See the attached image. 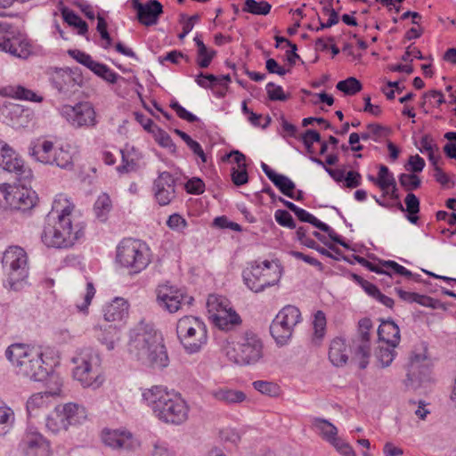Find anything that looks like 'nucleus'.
I'll return each instance as SVG.
<instances>
[{
    "label": "nucleus",
    "instance_id": "obj_5",
    "mask_svg": "<svg viewBox=\"0 0 456 456\" xmlns=\"http://www.w3.org/2000/svg\"><path fill=\"white\" fill-rule=\"evenodd\" d=\"M222 352L229 361L236 364H255L263 357V343L256 333L247 330L238 341H225Z\"/></svg>",
    "mask_w": 456,
    "mask_h": 456
},
{
    "label": "nucleus",
    "instance_id": "obj_24",
    "mask_svg": "<svg viewBox=\"0 0 456 456\" xmlns=\"http://www.w3.org/2000/svg\"><path fill=\"white\" fill-rule=\"evenodd\" d=\"M261 168L272 183L287 197H294L295 183L288 176L277 174L267 164L262 162Z\"/></svg>",
    "mask_w": 456,
    "mask_h": 456
},
{
    "label": "nucleus",
    "instance_id": "obj_4",
    "mask_svg": "<svg viewBox=\"0 0 456 456\" xmlns=\"http://www.w3.org/2000/svg\"><path fill=\"white\" fill-rule=\"evenodd\" d=\"M75 364L73 377L84 387L99 388L104 381L99 353L92 347L80 349L72 358Z\"/></svg>",
    "mask_w": 456,
    "mask_h": 456
},
{
    "label": "nucleus",
    "instance_id": "obj_31",
    "mask_svg": "<svg viewBox=\"0 0 456 456\" xmlns=\"http://www.w3.org/2000/svg\"><path fill=\"white\" fill-rule=\"evenodd\" d=\"M378 336L385 344L396 347L400 342L399 327L393 321H385L378 329Z\"/></svg>",
    "mask_w": 456,
    "mask_h": 456
},
{
    "label": "nucleus",
    "instance_id": "obj_64",
    "mask_svg": "<svg viewBox=\"0 0 456 456\" xmlns=\"http://www.w3.org/2000/svg\"><path fill=\"white\" fill-rule=\"evenodd\" d=\"M331 445L343 456H355L353 447L338 436H337L331 443Z\"/></svg>",
    "mask_w": 456,
    "mask_h": 456
},
{
    "label": "nucleus",
    "instance_id": "obj_50",
    "mask_svg": "<svg viewBox=\"0 0 456 456\" xmlns=\"http://www.w3.org/2000/svg\"><path fill=\"white\" fill-rule=\"evenodd\" d=\"M314 341L319 343L325 335L326 317L322 311H317L314 317Z\"/></svg>",
    "mask_w": 456,
    "mask_h": 456
},
{
    "label": "nucleus",
    "instance_id": "obj_14",
    "mask_svg": "<svg viewBox=\"0 0 456 456\" xmlns=\"http://www.w3.org/2000/svg\"><path fill=\"white\" fill-rule=\"evenodd\" d=\"M193 300V297L183 289L168 285L159 287L157 294L159 307L170 314H175L185 306L189 308Z\"/></svg>",
    "mask_w": 456,
    "mask_h": 456
},
{
    "label": "nucleus",
    "instance_id": "obj_52",
    "mask_svg": "<svg viewBox=\"0 0 456 456\" xmlns=\"http://www.w3.org/2000/svg\"><path fill=\"white\" fill-rule=\"evenodd\" d=\"M14 422V412L7 406L0 407V436H4Z\"/></svg>",
    "mask_w": 456,
    "mask_h": 456
},
{
    "label": "nucleus",
    "instance_id": "obj_34",
    "mask_svg": "<svg viewBox=\"0 0 456 456\" xmlns=\"http://www.w3.org/2000/svg\"><path fill=\"white\" fill-rule=\"evenodd\" d=\"M212 322L221 330H229L240 324V315L231 307L227 311H222L212 317Z\"/></svg>",
    "mask_w": 456,
    "mask_h": 456
},
{
    "label": "nucleus",
    "instance_id": "obj_2",
    "mask_svg": "<svg viewBox=\"0 0 456 456\" xmlns=\"http://www.w3.org/2000/svg\"><path fill=\"white\" fill-rule=\"evenodd\" d=\"M142 398L154 417L165 424L179 426L188 419L190 408L186 401L162 386L144 389Z\"/></svg>",
    "mask_w": 456,
    "mask_h": 456
},
{
    "label": "nucleus",
    "instance_id": "obj_8",
    "mask_svg": "<svg viewBox=\"0 0 456 456\" xmlns=\"http://www.w3.org/2000/svg\"><path fill=\"white\" fill-rule=\"evenodd\" d=\"M281 272L277 264L268 260L254 261L242 273L246 286L256 293L275 285L281 279Z\"/></svg>",
    "mask_w": 456,
    "mask_h": 456
},
{
    "label": "nucleus",
    "instance_id": "obj_10",
    "mask_svg": "<svg viewBox=\"0 0 456 456\" xmlns=\"http://www.w3.org/2000/svg\"><path fill=\"white\" fill-rule=\"evenodd\" d=\"M28 153L37 161L45 165H55L61 168L69 169L73 167L71 153L63 147L56 148L51 141L37 140L28 148Z\"/></svg>",
    "mask_w": 456,
    "mask_h": 456
},
{
    "label": "nucleus",
    "instance_id": "obj_3",
    "mask_svg": "<svg viewBox=\"0 0 456 456\" xmlns=\"http://www.w3.org/2000/svg\"><path fill=\"white\" fill-rule=\"evenodd\" d=\"M4 354L18 375L31 380L43 381L53 370L40 348L14 343L6 348Z\"/></svg>",
    "mask_w": 456,
    "mask_h": 456
},
{
    "label": "nucleus",
    "instance_id": "obj_20",
    "mask_svg": "<svg viewBox=\"0 0 456 456\" xmlns=\"http://www.w3.org/2000/svg\"><path fill=\"white\" fill-rule=\"evenodd\" d=\"M132 5L137 12L138 21L148 27L157 24L159 15L163 12V6L158 0H150L146 4L132 0Z\"/></svg>",
    "mask_w": 456,
    "mask_h": 456
},
{
    "label": "nucleus",
    "instance_id": "obj_40",
    "mask_svg": "<svg viewBox=\"0 0 456 456\" xmlns=\"http://www.w3.org/2000/svg\"><path fill=\"white\" fill-rule=\"evenodd\" d=\"M45 427L47 430L53 434H58L61 431L68 429V421L66 422L63 419V416L57 406L54 408V411L47 416L45 419Z\"/></svg>",
    "mask_w": 456,
    "mask_h": 456
},
{
    "label": "nucleus",
    "instance_id": "obj_33",
    "mask_svg": "<svg viewBox=\"0 0 456 456\" xmlns=\"http://www.w3.org/2000/svg\"><path fill=\"white\" fill-rule=\"evenodd\" d=\"M329 359L334 366L339 367L346 363L348 355L346 345L343 338H334L330 346Z\"/></svg>",
    "mask_w": 456,
    "mask_h": 456
},
{
    "label": "nucleus",
    "instance_id": "obj_56",
    "mask_svg": "<svg viewBox=\"0 0 456 456\" xmlns=\"http://www.w3.org/2000/svg\"><path fill=\"white\" fill-rule=\"evenodd\" d=\"M415 145L421 153H427L428 155L439 151L437 143L430 134H424L419 144L416 143Z\"/></svg>",
    "mask_w": 456,
    "mask_h": 456
},
{
    "label": "nucleus",
    "instance_id": "obj_35",
    "mask_svg": "<svg viewBox=\"0 0 456 456\" xmlns=\"http://www.w3.org/2000/svg\"><path fill=\"white\" fill-rule=\"evenodd\" d=\"M210 395L216 401L226 404L241 403L246 399V395L243 392L228 387H218L213 389L210 392Z\"/></svg>",
    "mask_w": 456,
    "mask_h": 456
},
{
    "label": "nucleus",
    "instance_id": "obj_43",
    "mask_svg": "<svg viewBox=\"0 0 456 456\" xmlns=\"http://www.w3.org/2000/svg\"><path fill=\"white\" fill-rule=\"evenodd\" d=\"M406 208H403L402 203H398V208L401 211H407L409 213L407 218L411 224H416L419 217L415 216L419 211V200L417 196L411 192L408 193L405 197Z\"/></svg>",
    "mask_w": 456,
    "mask_h": 456
},
{
    "label": "nucleus",
    "instance_id": "obj_32",
    "mask_svg": "<svg viewBox=\"0 0 456 456\" xmlns=\"http://www.w3.org/2000/svg\"><path fill=\"white\" fill-rule=\"evenodd\" d=\"M312 429L330 444L338 436V428L329 420L314 417L311 419Z\"/></svg>",
    "mask_w": 456,
    "mask_h": 456
},
{
    "label": "nucleus",
    "instance_id": "obj_25",
    "mask_svg": "<svg viewBox=\"0 0 456 456\" xmlns=\"http://www.w3.org/2000/svg\"><path fill=\"white\" fill-rule=\"evenodd\" d=\"M5 200L15 208L22 211L31 208L36 204L35 191L25 188H17L12 193L6 194Z\"/></svg>",
    "mask_w": 456,
    "mask_h": 456
},
{
    "label": "nucleus",
    "instance_id": "obj_62",
    "mask_svg": "<svg viewBox=\"0 0 456 456\" xmlns=\"http://www.w3.org/2000/svg\"><path fill=\"white\" fill-rule=\"evenodd\" d=\"M266 93L268 94V98L271 101H286L288 99V95L285 94L282 87L281 86H277L273 82H270L265 86Z\"/></svg>",
    "mask_w": 456,
    "mask_h": 456
},
{
    "label": "nucleus",
    "instance_id": "obj_48",
    "mask_svg": "<svg viewBox=\"0 0 456 456\" xmlns=\"http://www.w3.org/2000/svg\"><path fill=\"white\" fill-rule=\"evenodd\" d=\"M395 179L393 174H391L389 172V169L387 167L381 165L379 167L376 185L381 191H384V194H387L390 185H395Z\"/></svg>",
    "mask_w": 456,
    "mask_h": 456
},
{
    "label": "nucleus",
    "instance_id": "obj_47",
    "mask_svg": "<svg viewBox=\"0 0 456 456\" xmlns=\"http://www.w3.org/2000/svg\"><path fill=\"white\" fill-rule=\"evenodd\" d=\"M272 5L266 1L245 0L242 11L254 15H267Z\"/></svg>",
    "mask_w": 456,
    "mask_h": 456
},
{
    "label": "nucleus",
    "instance_id": "obj_45",
    "mask_svg": "<svg viewBox=\"0 0 456 456\" xmlns=\"http://www.w3.org/2000/svg\"><path fill=\"white\" fill-rule=\"evenodd\" d=\"M89 69L98 77L111 84H115L119 77L118 74L110 69L107 65L95 61H93Z\"/></svg>",
    "mask_w": 456,
    "mask_h": 456
},
{
    "label": "nucleus",
    "instance_id": "obj_39",
    "mask_svg": "<svg viewBox=\"0 0 456 456\" xmlns=\"http://www.w3.org/2000/svg\"><path fill=\"white\" fill-rule=\"evenodd\" d=\"M5 94L19 100L31 101L35 102H42L43 98L37 95L33 91L20 86H9L4 88Z\"/></svg>",
    "mask_w": 456,
    "mask_h": 456
},
{
    "label": "nucleus",
    "instance_id": "obj_60",
    "mask_svg": "<svg viewBox=\"0 0 456 456\" xmlns=\"http://www.w3.org/2000/svg\"><path fill=\"white\" fill-rule=\"evenodd\" d=\"M274 218L281 226L287 227L289 229L296 228V223L292 216L287 210H276L274 213Z\"/></svg>",
    "mask_w": 456,
    "mask_h": 456
},
{
    "label": "nucleus",
    "instance_id": "obj_54",
    "mask_svg": "<svg viewBox=\"0 0 456 456\" xmlns=\"http://www.w3.org/2000/svg\"><path fill=\"white\" fill-rule=\"evenodd\" d=\"M304 145L305 146L307 153L313 155L314 153L313 144L314 142H321V135L320 134L312 129L306 130L300 137Z\"/></svg>",
    "mask_w": 456,
    "mask_h": 456
},
{
    "label": "nucleus",
    "instance_id": "obj_1",
    "mask_svg": "<svg viewBox=\"0 0 456 456\" xmlns=\"http://www.w3.org/2000/svg\"><path fill=\"white\" fill-rule=\"evenodd\" d=\"M128 352L142 364L154 369H163L169 363L162 337L144 322H140L130 330Z\"/></svg>",
    "mask_w": 456,
    "mask_h": 456
},
{
    "label": "nucleus",
    "instance_id": "obj_22",
    "mask_svg": "<svg viewBox=\"0 0 456 456\" xmlns=\"http://www.w3.org/2000/svg\"><path fill=\"white\" fill-rule=\"evenodd\" d=\"M20 446L25 456H48L50 452L48 441L37 432L27 433Z\"/></svg>",
    "mask_w": 456,
    "mask_h": 456
},
{
    "label": "nucleus",
    "instance_id": "obj_19",
    "mask_svg": "<svg viewBox=\"0 0 456 456\" xmlns=\"http://www.w3.org/2000/svg\"><path fill=\"white\" fill-rule=\"evenodd\" d=\"M175 180L168 172H162L154 181V195L161 206L169 204L175 197Z\"/></svg>",
    "mask_w": 456,
    "mask_h": 456
},
{
    "label": "nucleus",
    "instance_id": "obj_30",
    "mask_svg": "<svg viewBox=\"0 0 456 456\" xmlns=\"http://www.w3.org/2000/svg\"><path fill=\"white\" fill-rule=\"evenodd\" d=\"M63 419L68 421V426L80 423L86 418V411L85 407L78 403H68L57 405Z\"/></svg>",
    "mask_w": 456,
    "mask_h": 456
},
{
    "label": "nucleus",
    "instance_id": "obj_61",
    "mask_svg": "<svg viewBox=\"0 0 456 456\" xmlns=\"http://www.w3.org/2000/svg\"><path fill=\"white\" fill-rule=\"evenodd\" d=\"M425 160L419 155H412L410 156L407 163L404 165V168L408 172H411L412 174L421 172L425 167Z\"/></svg>",
    "mask_w": 456,
    "mask_h": 456
},
{
    "label": "nucleus",
    "instance_id": "obj_51",
    "mask_svg": "<svg viewBox=\"0 0 456 456\" xmlns=\"http://www.w3.org/2000/svg\"><path fill=\"white\" fill-rule=\"evenodd\" d=\"M336 87L346 95H354L362 90V84L355 77H350L345 80L339 81Z\"/></svg>",
    "mask_w": 456,
    "mask_h": 456
},
{
    "label": "nucleus",
    "instance_id": "obj_29",
    "mask_svg": "<svg viewBox=\"0 0 456 456\" xmlns=\"http://www.w3.org/2000/svg\"><path fill=\"white\" fill-rule=\"evenodd\" d=\"M128 314V304L123 299L117 297L103 308V316L107 322L122 321Z\"/></svg>",
    "mask_w": 456,
    "mask_h": 456
},
{
    "label": "nucleus",
    "instance_id": "obj_44",
    "mask_svg": "<svg viewBox=\"0 0 456 456\" xmlns=\"http://www.w3.org/2000/svg\"><path fill=\"white\" fill-rule=\"evenodd\" d=\"M111 208L112 203L110 196L107 193L99 195L94 206L96 217L100 221L104 222Z\"/></svg>",
    "mask_w": 456,
    "mask_h": 456
},
{
    "label": "nucleus",
    "instance_id": "obj_27",
    "mask_svg": "<svg viewBox=\"0 0 456 456\" xmlns=\"http://www.w3.org/2000/svg\"><path fill=\"white\" fill-rule=\"evenodd\" d=\"M51 83L60 93H66L76 84V79L69 69H54L51 72Z\"/></svg>",
    "mask_w": 456,
    "mask_h": 456
},
{
    "label": "nucleus",
    "instance_id": "obj_46",
    "mask_svg": "<svg viewBox=\"0 0 456 456\" xmlns=\"http://www.w3.org/2000/svg\"><path fill=\"white\" fill-rule=\"evenodd\" d=\"M395 348L387 344L381 345L377 348L375 356L381 367L386 368L392 363L396 355Z\"/></svg>",
    "mask_w": 456,
    "mask_h": 456
},
{
    "label": "nucleus",
    "instance_id": "obj_15",
    "mask_svg": "<svg viewBox=\"0 0 456 456\" xmlns=\"http://www.w3.org/2000/svg\"><path fill=\"white\" fill-rule=\"evenodd\" d=\"M61 115L74 127L94 126L97 124L95 110L89 102H82L75 106L64 105Z\"/></svg>",
    "mask_w": 456,
    "mask_h": 456
},
{
    "label": "nucleus",
    "instance_id": "obj_42",
    "mask_svg": "<svg viewBox=\"0 0 456 456\" xmlns=\"http://www.w3.org/2000/svg\"><path fill=\"white\" fill-rule=\"evenodd\" d=\"M2 51L18 58H27L30 52L28 44L14 36L11 38L10 42H7V45L4 46Z\"/></svg>",
    "mask_w": 456,
    "mask_h": 456
},
{
    "label": "nucleus",
    "instance_id": "obj_6",
    "mask_svg": "<svg viewBox=\"0 0 456 456\" xmlns=\"http://www.w3.org/2000/svg\"><path fill=\"white\" fill-rule=\"evenodd\" d=\"M116 261L130 274H137L151 262V248L141 240L124 239L117 247Z\"/></svg>",
    "mask_w": 456,
    "mask_h": 456
},
{
    "label": "nucleus",
    "instance_id": "obj_28",
    "mask_svg": "<svg viewBox=\"0 0 456 456\" xmlns=\"http://www.w3.org/2000/svg\"><path fill=\"white\" fill-rule=\"evenodd\" d=\"M74 204L65 194H58L52 206V210L47 216H52L54 220L71 219Z\"/></svg>",
    "mask_w": 456,
    "mask_h": 456
},
{
    "label": "nucleus",
    "instance_id": "obj_21",
    "mask_svg": "<svg viewBox=\"0 0 456 456\" xmlns=\"http://www.w3.org/2000/svg\"><path fill=\"white\" fill-rule=\"evenodd\" d=\"M50 382L54 383V388L48 386V390L44 393L32 395L27 401V411L29 416H33L40 409L48 406V398L50 396L59 395L61 392L62 381L58 377H52Z\"/></svg>",
    "mask_w": 456,
    "mask_h": 456
},
{
    "label": "nucleus",
    "instance_id": "obj_38",
    "mask_svg": "<svg viewBox=\"0 0 456 456\" xmlns=\"http://www.w3.org/2000/svg\"><path fill=\"white\" fill-rule=\"evenodd\" d=\"M194 42L197 45V64L202 69L208 68L216 52L213 49H208L199 35L194 37Z\"/></svg>",
    "mask_w": 456,
    "mask_h": 456
},
{
    "label": "nucleus",
    "instance_id": "obj_55",
    "mask_svg": "<svg viewBox=\"0 0 456 456\" xmlns=\"http://www.w3.org/2000/svg\"><path fill=\"white\" fill-rule=\"evenodd\" d=\"M400 184L406 191H413L420 186L421 181L415 174H401L398 177Z\"/></svg>",
    "mask_w": 456,
    "mask_h": 456
},
{
    "label": "nucleus",
    "instance_id": "obj_53",
    "mask_svg": "<svg viewBox=\"0 0 456 456\" xmlns=\"http://www.w3.org/2000/svg\"><path fill=\"white\" fill-rule=\"evenodd\" d=\"M253 387L261 394L269 396H277L280 393L279 386L273 382L256 380L253 382Z\"/></svg>",
    "mask_w": 456,
    "mask_h": 456
},
{
    "label": "nucleus",
    "instance_id": "obj_26",
    "mask_svg": "<svg viewBox=\"0 0 456 456\" xmlns=\"http://www.w3.org/2000/svg\"><path fill=\"white\" fill-rule=\"evenodd\" d=\"M3 115L13 126H24L28 122L31 111L16 103L6 104L3 110Z\"/></svg>",
    "mask_w": 456,
    "mask_h": 456
},
{
    "label": "nucleus",
    "instance_id": "obj_11",
    "mask_svg": "<svg viewBox=\"0 0 456 456\" xmlns=\"http://www.w3.org/2000/svg\"><path fill=\"white\" fill-rule=\"evenodd\" d=\"M301 322V313L294 305L284 306L275 316L270 332L277 345H286L292 337L294 328Z\"/></svg>",
    "mask_w": 456,
    "mask_h": 456
},
{
    "label": "nucleus",
    "instance_id": "obj_63",
    "mask_svg": "<svg viewBox=\"0 0 456 456\" xmlns=\"http://www.w3.org/2000/svg\"><path fill=\"white\" fill-rule=\"evenodd\" d=\"M231 178L236 186H241L247 183L248 181L247 167H232L231 170Z\"/></svg>",
    "mask_w": 456,
    "mask_h": 456
},
{
    "label": "nucleus",
    "instance_id": "obj_13",
    "mask_svg": "<svg viewBox=\"0 0 456 456\" xmlns=\"http://www.w3.org/2000/svg\"><path fill=\"white\" fill-rule=\"evenodd\" d=\"M2 264L11 287L23 281L28 274L27 253L19 246H11L4 251Z\"/></svg>",
    "mask_w": 456,
    "mask_h": 456
},
{
    "label": "nucleus",
    "instance_id": "obj_17",
    "mask_svg": "<svg viewBox=\"0 0 456 456\" xmlns=\"http://www.w3.org/2000/svg\"><path fill=\"white\" fill-rule=\"evenodd\" d=\"M102 440L106 446L119 452H134L141 445L139 439L125 428L104 429Z\"/></svg>",
    "mask_w": 456,
    "mask_h": 456
},
{
    "label": "nucleus",
    "instance_id": "obj_9",
    "mask_svg": "<svg viewBox=\"0 0 456 456\" xmlns=\"http://www.w3.org/2000/svg\"><path fill=\"white\" fill-rule=\"evenodd\" d=\"M176 334L185 351L189 354L199 352L207 343V328L198 317L185 315L178 320Z\"/></svg>",
    "mask_w": 456,
    "mask_h": 456
},
{
    "label": "nucleus",
    "instance_id": "obj_18",
    "mask_svg": "<svg viewBox=\"0 0 456 456\" xmlns=\"http://www.w3.org/2000/svg\"><path fill=\"white\" fill-rule=\"evenodd\" d=\"M0 167L9 173H14L20 182L31 176V172L24 167L23 160L5 142L0 140Z\"/></svg>",
    "mask_w": 456,
    "mask_h": 456
},
{
    "label": "nucleus",
    "instance_id": "obj_58",
    "mask_svg": "<svg viewBox=\"0 0 456 456\" xmlns=\"http://www.w3.org/2000/svg\"><path fill=\"white\" fill-rule=\"evenodd\" d=\"M94 294H95V289H94L93 283L87 282L86 291V294L84 295L83 302L81 304L77 302L75 305L77 310L80 313L87 314L88 306L90 305L91 301H92L93 297H94Z\"/></svg>",
    "mask_w": 456,
    "mask_h": 456
},
{
    "label": "nucleus",
    "instance_id": "obj_12",
    "mask_svg": "<svg viewBox=\"0 0 456 456\" xmlns=\"http://www.w3.org/2000/svg\"><path fill=\"white\" fill-rule=\"evenodd\" d=\"M432 362L428 348L422 345L419 352L413 351L408 365L406 386L417 389L430 381Z\"/></svg>",
    "mask_w": 456,
    "mask_h": 456
},
{
    "label": "nucleus",
    "instance_id": "obj_49",
    "mask_svg": "<svg viewBox=\"0 0 456 456\" xmlns=\"http://www.w3.org/2000/svg\"><path fill=\"white\" fill-rule=\"evenodd\" d=\"M333 0H328L327 4L323 6L322 12L329 15L327 22H322L321 18L318 17L319 27L316 28V32L321 31L324 28H330L338 23V12L332 6Z\"/></svg>",
    "mask_w": 456,
    "mask_h": 456
},
{
    "label": "nucleus",
    "instance_id": "obj_37",
    "mask_svg": "<svg viewBox=\"0 0 456 456\" xmlns=\"http://www.w3.org/2000/svg\"><path fill=\"white\" fill-rule=\"evenodd\" d=\"M63 20L69 26L77 29V34L85 36L88 31L87 23L83 20L75 12L64 6L61 9Z\"/></svg>",
    "mask_w": 456,
    "mask_h": 456
},
{
    "label": "nucleus",
    "instance_id": "obj_41",
    "mask_svg": "<svg viewBox=\"0 0 456 456\" xmlns=\"http://www.w3.org/2000/svg\"><path fill=\"white\" fill-rule=\"evenodd\" d=\"M229 300L219 295H209L207 300V309L209 314V318L212 319L216 314H220L222 311H227L230 309Z\"/></svg>",
    "mask_w": 456,
    "mask_h": 456
},
{
    "label": "nucleus",
    "instance_id": "obj_36",
    "mask_svg": "<svg viewBox=\"0 0 456 456\" xmlns=\"http://www.w3.org/2000/svg\"><path fill=\"white\" fill-rule=\"evenodd\" d=\"M95 330L97 331L96 337L98 341L106 346L108 350H113L115 348V344L119 340V334L116 327L112 325L102 327H95Z\"/></svg>",
    "mask_w": 456,
    "mask_h": 456
},
{
    "label": "nucleus",
    "instance_id": "obj_23",
    "mask_svg": "<svg viewBox=\"0 0 456 456\" xmlns=\"http://www.w3.org/2000/svg\"><path fill=\"white\" fill-rule=\"evenodd\" d=\"M295 215L301 222L309 223L313 224L314 227L320 229L321 231L327 232L330 240H333L334 242L341 245L346 248H349L348 244L346 241H344L342 238L331 227L317 219L311 213L307 212L306 210L301 208H298Z\"/></svg>",
    "mask_w": 456,
    "mask_h": 456
},
{
    "label": "nucleus",
    "instance_id": "obj_59",
    "mask_svg": "<svg viewBox=\"0 0 456 456\" xmlns=\"http://www.w3.org/2000/svg\"><path fill=\"white\" fill-rule=\"evenodd\" d=\"M351 277L353 281L358 283L369 296L376 298V297L379 295L380 290L376 285L370 283V281L364 280L360 275L355 273H351Z\"/></svg>",
    "mask_w": 456,
    "mask_h": 456
},
{
    "label": "nucleus",
    "instance_id": "obj_16",
    "mask_svg": "<svg viewBox=\"0 0 456 456\" xmlns=\"http://www.w3.org/2000/svg\"><path fill=\"white\" fill-rule=\"evenodd\" d=\"M359 335L353 340V360L356 361L360 369H365L370 357V334L372 327L370 319L363 318L359 321Z\"/></svg>",
    "mask_w": 456,
    "mask_h": 456
},
{
    "label": "nucleus",
    "instance_id": "obj_57",
    "mask_svg": "<svg viewBox=\"0 0 456 456\" xmlns=\"http://www.w3.org/2000/svg\"><path fill=\"white\" fill-rule=\"evenodd\" d=\"M382 265L387 268V270H388V276H392L393 274H398L407 278H411L412 276L410 270L393 260L382 261Z\"/></svg>",
    "mask_w": 456,
    "mask_h": 456
},
{
    "label": "nucleus",
    "instance_id": "obj_7",
    "mask_svg": "<svg viewBox=\"0 0 456 456\" xmlns=\"http://www.w3.org/2000/svg\"><path fill=\"white\" fill-rule=\"evenodd\" d=\"M84 235L83 229L73 226L71 219L54 220L46 216L41 240L47 247L56 248H69Z\"/></svg>",
    "mask_w": 456,
    "mask_h": 456
}]
</instances>
